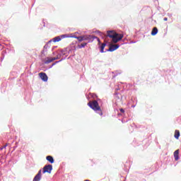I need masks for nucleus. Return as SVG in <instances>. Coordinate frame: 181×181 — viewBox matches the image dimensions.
<instances>
[{
    "label": "nucleus",
    "mask_w": 181,
    "mask_h": 181,
    "mask_svg": "<svg viewBox=\"0 0 181 181\" xmlns=\"http://www.w3.org/2000/svg\"><path fill=\"white\" fill-rule=\"evenodd\" d=\"M174 158L175 160H179V150H176L174 152Z\"/></svg>",
    "instance_id": "f8f14e48"
},
{
    "label": "nucleus",
    "mask_w": 181,
    "mask_h": 181,
    "mask_svg": "<svg viewBox=\"0 0 181 181\" xmlns=\"http://www.w3.org/2000/svg\"><path fill=\"white\" fill-rule=\"evenodd\" d=\"M157 34H158V28L155 27L153 28V30L151 31V35L155 36Z\"/></svg>",
    "instance_id": "ddd939ff"
},
{
    "label": "nucleus",
    "mask_w": 181,
    "mask_h": 181,
    "mask_svg": "<svg viewBox=\"0 0 181 181\" xmlns=\"http://www.w3.org/2000/svg\"><path fill=\"white\" fill-rule=\"evenodd\" d=\"M107 36H108V37H111L112 43H118V42L122 40V37H124V35L118 34L114 30L107 31Z\"/></svg>",
    "instance_id": "f257e3e1"
},
{
    "label": "nucleus",
    "mask_w": 181,
    "mask_h": 181,
    "mask_svg": "<svg viewBox=\"0 0 181 181\" xmlns=\"http://www.w3.org/2000/svg\"><path fill=\"white\" fill-rule=\"evenodd\" d=\"M119 47V45H111L109 47V52H114L115 50H117Z\"/></svg>",
    "instance_id": "1a4fd4ad"
},
{
    "label": "nucleus",
    "mask_w": 181,
    "mask_h": 181,
    "mask_svg": "<svg viewBox=\"0 0 181 181\" xmlns=\"http://www.w3.org/2000/svg\"><path fill=\"white\" fill-rule=\"evenodd\" d=\"M54 60H57V57H47L45 64H49V63H52V62H54Z\"/></svg>",
    "instance_id": "423d86ee"
},
{
    "label": "nucleus",
    "mask_w": 181,
    "mask_h": 181,
    "mask_svg": "<svg viewBox=\"0 0 181 181\" xmlns=\"http://www.w3.org/2000/svg\"><path fill=\"white\" fill-rule=\"evenodd\" d=\"M62 37H74V39H77L78 42H83L84 40V35L76 37L73 34H64V35H62Z\"/></svg>",
    "instance_id": "7ed1b4c3"
},
{
    "label": "nucleus",
    "mask_w": 181,
    "mask_h": 181,
    "mask_svg": "<svg viewBox=\"0 0 181 181\" xmlns=\"http://www.w3.org/2000/svg\"><path fill=\"white\" fill-rule=\"evenodd\" d=\"M87 46V42H84L81 44L80 45H78V49H83V47H86Z\"/></svg>",
    "instance_id": "dca6fc26"
},
{
    "label": "nucleus",
    "mask_w": 181,
    "mask_h": 181,
    "mask_svg": "<svg viewBox=\"0 0 181 181\" xmlns=\"http://www.w3.org/2000/svg\"><path fill=\"white\" fill-rule=\"evenodd\" d=\"M39 76L41 78V80H42V81H47L49 78L46 73H43V72L40 73Z\"/></svg>",
    "instance_id": "39448f33"
},
{
    "label": "nucleus",
    "mask_w": 181,
    "mask_h": 181,
    "mask_svg": "<svg viewBox=\"0 0 181 181\" xmlns=\"http://www.w3.org/2000/svg\"><path fill=\"white\" fill-rule=\"evenodd\" d=\"M95 39H97L99 44L101 43V41L100 40V38L95 37Z\"/></svg>",
    "instance_id": "6ab92c4d"
},
{
    "label": "nucleus",
    "mask_w": 181,
    "mask_h": 181,
    "mask_svg": "<svg viewBox=\"0 0 181 181\" xmlns=\"http://www.w3.org/2000/svg\"><path fill=\"white\" fill-rule=\"evenodd\" d=\"M88 105L90 107V108H92L93 111H95L101 116L103 115V110H101V107H100V105L97 100L90 101L88 103Z\"/></svg>",
    "instance_id": "f03ea898"
},
{
    "label": "nucleus",
    "mask_w": 181,
    "mask_h": 181,
    "mask_svg": "<svg viewBox=\"0 0 181 181\" xmlns=\"http://www.w3.org/2000/svg\"><path fill=\"white\" fill-rule=\"evenodd\" d=\"M105 46H107V44L103 43L100 46V53H104V49L105 48Z\"/></svg>",
    "instance_id": "2eb2a0df"
},
{
    "label": "nucleus",
    "mask_w": 181,
    "mask_h": 181,
    "mask_svg": "<svg viewBox=\"0 0 181 181\" xmlns=\"http://www.w3.org/2000/svg\"><path fill=\"white\" fill-rule=\"evenodd\" d=\"M52 170H53V165H46L43 168L42 173H52Z\"/></svg>",
    "instance_id": "20e7f679"
},
{
    "label": "nucleus",
    "mask_w": 181,
    "mask_h": 181,
    "mask_svg": "<svg viewBox=\"0 0 181 181\" xmlns=\"http://www.w3.org/2000/svg\"><path fill=\"white\" fill-rule=\"evenodd\" d=\"M47 160L49 162V163H54V159L52 156H48L46 157Z\"/></svg>",
    "instance_id": "9b49d317"
},
{
    "label": "nucleus",
    "mask_w": 181,
    "mask_h": 181,
    "mask_svg": "<svg viewBox=\"0 0 181 181\" xmlns=\"http://www.w3.org/2000/svg\"><path fill=\"white\" fill-rule=\"evenodd\" d=\"M6 146H8V144H6L1 148H0L1 150L6 148Z\"/></svg>",
    "instance_id": "a211bd4d"
},
{
    "label": "nucleus",
    "mask_w": 181,
    "mask_h": 181,
    "mask_svg": "<svg viewBox=\"0 0 181 181\" xmlns=\"http://www.w3.org/2000/svg\"><path fill=\"white\" fill-rule=\"evenodd\" d=\"M174 136L175 139H179V136H180V132H179V130H175Z\"/></svg>",
    "instance_id": "4468645a"
},
{
    "label": "nucleus",
    "mask_w": 181,
    "mask_h": 181,
    "mask_svg": "<svg viewBox=\"0 0 181 181\" xmlns=\"http://www.w3.org/2000/svg\"><path fill=\"white\" fill-rule=\"evenodd\" d=\"M120 112H122V114H124V112H125V110H124V109L121 108L119 109Z\"/></svg>",
    "instance_id": "f3484780"
},
{
    "label": "nucleus",
    "mask_w": 181,
    "mask_h": 181,
    "mask_svg": "<svg viewBox=\"0 0 181 181\" xmlns=\"http://www.w3.org/2000/svg\"><path fill=\"white\" fill-rule=\"evenodd\" d=\"M62 36H64V35H62L61 36H57L53 38V42H60L62 39H66V37H63Z\"/></svg>",
    "instance_id": "9d476101"
},
{
    "label": "nucleus",
    "mask_w": 181,
    "mask_h": 181,
    "mask_svg": "<svg viewBox=\"0 0 181 181\" xmlns=\"http://www.w3.org/2000/svg\"><path fill=\"white\" fill-rule=\"evenodd\" d=\"M84 40H88V42H93L94 39H95V36L94 35H83Z\"/></svg>",
    "instance_id": "6e6552de"
},
{
    "label": "nucleus",
    "mask_w": 181,
    "mask_h": 181,
    "mask_svg": "<svg viewBox=\"0 0 181 181\" xmlns=\"http://www.w3.org/2000/svg\"><path fill=\"white\" fill-rule=\"evenodd\" d=\"M42 178V170L38 171V173L35 176L33 181H40Z\"/></svg>",
    "instance_id": "0eeeda50"
},
{
    "label": "nucleus",
    "mask_w": 181,
    "mask_h": 181,
    "mask_svg": "<svg viewBox=\"0 0 181 181\" xmlns=\"http://www.w3.org/2000/svg\"><path fill=\"white\" fill-rule=\"evenodd\" d=\"M85 181H90V180H86Z\"/></svg>",
    "instance_id": "4be33fe9"
},
{
    "label": "nucleus",
    "mask_w": 181,
    "mask_h": 181,
    "mask_svg": "<svg viewBox=\"0 0 181 181\" xmlns=\"http://www.w3.org/2000/svg\"><path fill=\"white\" fill-rule=\"evenodd\" d=\"M163 21H168V18H164Z\"/></svg>",
    "instance_id": "412c9836"
},
{
    "label": "nucleus",
    "mask_w": 181,
    "mask_h": 181,
    "mask_svg": "<svg viewBox=\"0 0 181 181\" xmlns=\"http://www.w3.org/2000/svg\"><path fill=\"white\" fill-rule=\"evenodd\" d=\"M45 49H43L42 52V55L44 54V56H45Z\"/></svg>",
    "instance_id": "aec40b11"
}]
</instances>
